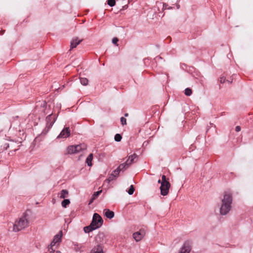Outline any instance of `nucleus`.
Here are the masks:
<instances>
[{"mask_svg": "<svg viewBox=\"0 0 253 253\" xmlns=\"http://www.w3.org/2000/svg\"><path fill=\"white\" fill-rule=\"evenodd\" d=\"M90 253H103L102 246L100 245L95 246L91 251Z\"/></svg>", "mask_w": 253, "mask_h": 253, "instance_id": "ddd939ff", "label": "nucleus"}, {"mask_svg": "<svg viewBox=\"0 0 253 253\" xmlns=\"http://www.w3.org/2000/svg\"><path fill=\"white\" fill-rule=\"evenodd\" d=\"M56 119V117L55 115L50 114L48 115L46 118V127L48 129H50L54 123H55Z\"/></svg>", "mask_w": 253, "mask_h": 253, "instance_id": "39448f33", "label": "nucleus"}, {"mask_svg": "<svg viewBox=\"0 0 253 253\" xmlns=\"http://www.w3.org/2000/svg\"><path fill=\"white\" fill-rule=\"evenodd\" d=\"M226 81H227L229 84H231L232 83V81H230L229 80H226Z\"/></svg>", "mask_w": 253, "mask_h": 253, "instance_id": "a19ab883", "label": "nucleus"}, {"mask_svg": "<svg viewBox=\"0 0 253 253\" xmlns=\"http://www.w3.org/2000/svg\"><path fill=\"white\" fill-rule=\"evenodd\" d=\"M116 178V177L114 175V174L111 173L109 177L106 180L108 183Z\"/></svg>", "mask_w": 253, "mask_h": 253, "instance_id": "5701e85b", "label": "nucleus"}, {"mask_svg": "<svg viewBox=\"0 0 253 253\" xmlns=\"http://www.w3.org/2000/svg\"><path fill=\"white\" fill-rule=\"evenodd\" d=\"M62 235V231H60L58 234L56 235L54 237L53 240L50 244L51 247L55 246L56 243L59 244L61 242Z\"/></svg>", "mask_w": 253, "mask_h": 253, "instance_id": "9d476101", "label": "nucleus"}, {"mask_svg": "<svg viewBox=\"0 0 253 253\" xmlns=\"http://www.w3.org/2000/svg\"><path fill=\"white\" fill-rule=\"evenodd\" d=\"M241 130V127L240 126H236L235 127V131L239 132Z\"/></svg>", "mask_w": 253, "mask_h": 253, "instance_id": "c9c22d12", "label": "nucleus"}, {"mask_svg": "<svg viewBox=\"0 0 253 253\" xmlns=\"http://www.w3.org/2000/svg\"><path fill=\"white\" fill-rule=\"evenodd\" d=\"M105 215L109 219H112L114 217V212L113 211H110L109 209H105Z\"/></svg>", "mask_w": 253, "mask_h": 253, "instance_id": "4468645a", "label": "nucleus"}, {"mask_svg": "<svg viewBox=\"0 0 253 253\" xmlns=\"http://www.w3.org/2000/svg\"><path fill=\"white\" fill-rule=\"evenodd\" d=\"M159 59H162L161 57H160V56H157V57H156V60Z\"/></svg>", "mask_w": 253, "mask_h": 253, "instance_id": "ea45409f", "label": "nucleus"}, {"mask_svg": "<svg viewBox=\"0 0 253 253\" xmlns=\"http://www.w3.org/2000/svg\"><path fill=\"white\" fill-rule=\"evenodd\" d=\"M102 190H100L97 192H95L93 194L92 197H93V199H96L102 192Z\"/></svg>", "mask_w": 253, "mask_h": 253, "instance_id": "cd10ccee", "label": "nucleus"}, {"mask_svg": "<svg viewBox=\"0 0 253 253\" xmlns=\"http://www.w3.org/2000/svg\"><path fill=\"white\" fill-rule=\"evenodd\" d=\"M98 228V226H96L95 227H93L90 224L89 225L85 226L84 228V230L85 233H89L91 231H92L94 230H95L96 229Z\"/></svg>", "mask_w": 253, "mask_h": 253, "instance_id": "f3484780", "label": "nucleus"}, {"mask_svg": "<svg viewBox=\"0 0 253 253\" xmlns=\"http://www.w3.org/2000/svg\"><path fill=\"white\" fill-rule=\"evenodd\" d=\"M49 251H50L51 252H54V250L53 249L52 247L50 245V247L49 248Z\"/></svg>", "mask_w": 253, "mask_h": 253, "instance_id": "e433bc0d", "label": "nucleus"}, {"mask_svg": "<svg viewBox=\"0 0 253 253\" xmlns=\"http://www.w3.org/2000/svg\"><path fill=\"white\" fill-rule=\"evenodd\" d=\"M70 135V129L69 127H66L61 131L59 135L57 136V138H66Z\"/></svg>", "mask_w": 253, "mask_h": 253, "instance_id": "1a4fd4ad", "label": "nucleus"}, {"mask_svg": "<svg viewBox=\"0 0 253 253\" xmlns=\"http://www.w3.org/2000/svg\"><path fill=\"white\" fill-rule=\"evenodd\" d=\"M170 187V184L169 182H166L165 183H162L160 187L161 194L163 196H166L168 194L169 189Z\"/></svg>", "mask_w": 253, "mask_h": 253, "instance_id": "423d86ee", "label": "nucleus"}, {"mask_svg": "<svg viewBox=\"0 0 253 253\" xmlns=\"http://www.w3.org/2000/svg\"><path fill=\"white\" fill-rule=\"evenodd\" d=\"M93 159V154H90L88 157L86 158V163H87V165L89 167L92 166V160Z\"/></svg>", "mask_w": 253, "mask_h": 253, "instance_id": "aec40b11", "label": "nucleus"}, {"mask_svg": "<svg viewBox=\"0 0 253 253\" xmlns=\"http://www.w3.org/2000/svg\"><path fill=\"white\" fill-rule=\"evenodd\" d=\"M103 222V220L102 217L97 213L93 214L92 220L90 223L91 226L93 227L98 226V228L100 227Z\"/></svg>", "mask_w": 253, "mask_h": 253, "instance_id": "7ed1b4c3", "label": "nucleus"}, {"mask_svg": "<svg viewBox=\"0 0 253 253\" xmlns=\"http://www.w3.org/2000/svg\"><path fill=\"white\" fill-rule=\"evenodd\" d=\"M122 137L120 134L117 133L115 135L114 139L117 142L121 141Z\"/></svg>", "mask_w": 253, "mask_h": 253, "instance_id": "393cba45", "label": "nucleus"}, {"mask_svg": "<svg viewBox=\"0 0 253 253\" xmlns=\"http://www.w3.org/2000/svg\"><path fill=\"white\" fill-rule=\"evenodd\" d=\"M192 242L190 241H185L179 253H189L191 250Z\"/></svg>", "mask_w": 253, "mask_h": 253, "instance_id": "20e7f679", "label": "nucleus"}, {"mask_svg": "<svg viewBox=\"0 0 253 253\" xmlns=\"http://www.w3.org/2000/svg\"><path fill=\"white\" fill-rule=\"evenodd\" d=\"M128 116V114L127 113H126V114H125V117H127Z\"/></svg>", "mask_w": 253, "mask_h": 253, "instance_id": "79ce46f5", "label": "nucleus"}, {"mask_svg": "<svg viewBox=\"0 0 253 253\" xmlns=\"http://www.w3.org/2000/svg\"><path fill=\"white\" fill-rule=\"evenodd\" d=\"M232 202L231 194L228 192H225L220 208V213L221 215H226L229 212L231 209Z\"/></svg>", "mask_w": 253, "mask_h": 253, "instance_id": "f257e3e1", "label": "nucleus"}, {"mask_svg": "<svg viewBox=\"0 0 253 253\" xmlns=\"http://www.w3.org/2000/svg\"><path fill=\"white\" fill-rule=\"evenodd\" d=\"M162 183H165L166 182H169L165 175H163L162 176Z\"/></svg>", "mask_w": 253, "mask_h": 253, "instance_id": "c85d7f7f", "label": "nucleus"}, {"mask_svg": "<svg viewBox=\"0 0 253 253\" xmlns=\"http://www.w3.org/2000/svg\"><path fill=\"white\" fill-rule=\"evenodd\" d=\"M75 146L76 149H77V153L86 149V145L84 143L77 145H75Z\"/></svg>", "mask_w": 253, "mask_h": 253, "instance_id": "dca6fc26", "label": "nucleus"}, {"mask_svg": "<svg viewBox=\"0 0 253 253\" xmlns=\"http://www.w3.org/2000/svg\"><path fill=\"white\" fill-rule=\"evenodd\" d=\"M95 199H93V197H92V199L90 200L89 204H90Z\"/></svg>", "mask_w": 253, "mask_h": 253, "instance_id": "4c0bfd02", "label": "nucleus"}, {"mask_svg": "<svg viewBox=\"0 0 253 253\" xmlns=\"http://www.w3.org/2000/svg\"><path fill=\"white\" fill-rule=\"evenodd\" d=\"M82 41V40H79L78 38L77 37L73 39V40L71 42L70 49L75 48L78 45H79L81 42Z\"/></svg>", "mask_w": 253, "mask_h": 253, "instance_id": "f8f14e48", "label": "nucleus"}, {"mask_svg": "<svg viewBox=\"0 0 253 253\" xmlns=\"http://www.w3.org/2000/svg\"><path fill=\"white\" fill-rule=\"evenodd\" d=\"M80 83L83 85H86L88 84V80L86 78H80Z\"/></svg>", "mask_w": 253, "mask_h": 253, "instance_id": "412c9836", "label": "nucleus"}, {"mask_svg": "<svg viewBox=\"0 0 253 253\" xmlns=\"http://www.w3.org/2000/svg\"><path fill=\"white\" fill-rule=\"evenodd\" d=\"M13 144H14V142L12 141H11L10 143L4 141L1 147H2L3 150H6L9 146H12Z\"/></svg>", "mask_w": 253, "mask_h": 253, "instance_id": "6ab92c4d", "label": "nucleus"}, {"mask_svg": "<svg viewBox=\"0 0 253 253\" xmlns=\"http://www.w3.org/2000/svg\"><path fill=\"white\" fill-rule=\"evenodd\" d=\"M226 78L225 77L223 76V77H221L220 78V82L221 84H223L225 82H226Z\"/></svg>", "mask_w": 253, "mask_h": 253, "instance_id": "473e14b6", "label": "nucleus"}, {"mask_svg": "<svg viewBox=\"0 0 253 253\" xmlns=\"http://www.w3.org/2000/svg\"><path fill=\"white\" fill-rule=\"evenodd\" d=\"M137 156V155L134 153L128 157L127 160L125 163L122 164L124 166L125 165V168L126 169L131 166L132 163L135 162L134 159L136 158Z\"/></svg>", "mask_w": 253, "mask_h": 253, "instance_id": "0eeeda50", "label": "nucleus"}, {"mask_svg": "<svg viewBox=\"0 0 253 253\" xmlns=\"http://www.w3.org/2000/svg\"><path fill=\"white\" fill-rule=\"evenodd\" d=\"M56 253H61V252L59 251H56Z\"/></svg>", "mask_w": 253, "mask_h": 253, "instance_id": "37998d69", "label": "nucleus"}, {"mask_svg": "<svg viewBox=\"0 0 253 253\" xmlns=\"http://www.w3.org/2000/svg\"><path fill=\"white\" fill-rule=\"evenodd\" d=\"M121 122L123 126L126 124V120L125 118L122 117L121 118Z\"/></svg>", "mask_w": 253, "mask_h": 253, "instance_id": "c756f323", "label": "nucleus"}, {"mask_svg": "<svg viewBox=\"0 0 253 253\" xmlns=\"http://www.w3.org/2000/svg\"><path fill=\"white\" fill-rule=\"evenodd\" d=\"M158 183H161V184L162 185V180H160V179H159L158 181Z\"/></svg>", "mask_w": 253, "mask_h": 253, "instance_id": "58836bf2", "label": "nucleus"}, {"mask_svg": "<svg viewBox=\"0 0 253 253\" xmlns=\"http://www.w3.org/2000/svg\"><path fill=\"white\" fill-rule=\"evenodd\" d=\"M67 150L68 154H73L77 153V149H76L75 145L68 146Z\"/></svg>", "mask_w": 253, "mask_h": 253, "instance_id": "a211bd4d", "label": "nucleus"}, {"mask_svg": "<svg viewBox=\"0 0 253 253\" xmlns=\"http://www.w3.org/2000/svg\"><path fill=\"white\" fill-rule=\"evenodd\" d=\"M69 195L68 191L66 189H63L59 194V197L60 199H65L67 198Z\"/></svg>", "mask_w": 253, "mask_h": 253, "instance_id": "2eb2a0df", "label": "nucleus"}, {"mask_svg": "<svg viewBox=\"0 0 253 253\" xmlns=\"http://www.w3.org/2000/svg\"><path fill=\"white\" fill-rule=\"evenodd\" d=\"M185 94L187 96H190L192 93V90L191 88H186L185 89V92H184Z\"/></svg>", "mask_w": 253, "mask_h": 253, "instance_id": "b1692460", "label": "nucleus"}, {"mask_svg": "<svg viewBox=\"0 0 253 253\" xmlns=\"http://www.w3.org/2000/svg\"><path fill=\"white\" fill-rule=\"evenodd\" d=\"M145 235V231L143 229L133 234V237L136 242L140 241Z\"/></svg>", "mask_w": 253, "mask_h": 253, "instance_id": "6e6552de", "label": "nucleus"}, {"mask_svg": "<svg viewBox=\"0 0 253 253\" xmlns=\"http://www.w3.org/2000/svg\"><path fill=\"white\" fill-rule=\"evenodd\" d=\"M163 8L164 9H171L172 7H168V5L166 3H164L163 4Z\"/></svg>", "mask_w": 253, "mask_h": 253, "instance_id": "f704fd0d", "label": "nucleus"}, {"mask_svg": "<svg viewBox=\"0 0 253 253\" xmlns=\"http://www.w3.org/2000/svg\"><path fill=\"white\" fill-rule=\"evenodd\" d=\"M119 41V40L117 38H114L113 39H112V42L113 43H114V44H115L116 45L118 46V42Z\"/></svg>", "mask_w": 253, "mask_h": 253, "instance_id": "7c9ffc66", "label": "nucleus"}, {"mask_svg": "<svg viewBox=\"0 0 253 253\" xmlns=\"http://www.w3.org/2000/svg\"><path fill=\"white\" fill-rule=\"evenodd\" d=\"M27 214L25 213L18 220L15 221L13 226L14 231L18 232L28 226V221L27 218Z\"/></svg>", "mask_w": 253, "mask_h": 253, "instance_id": "f03ea898", "label": "nucleus"}, {"mask_svg": "<svg viewBox=\"0 0 253 253\" xmlns=\"http://www.w3.org/2000/svg\"><path fill=\"white\" fill-rule=\"evenodd\" d=\"M134 190L135 189L134 186L132 185H130L128 190L127 191L128 194L130 195H132L134 193Z\"/></svg>", "mask_w": 253, "mask_h": 253, "instance_id": "a878e982", "label": "nucleus"}, {"mask_svg": "<svg viewBox=\"0 0 253 253\" xmlns=\"http://www.w3.org/2000/svg\"><path fill=\"white\" fill-rule=\"evenodd\" d=\"M15 143L14 142V144H13L12 146H9V147H11L13 151H16V150H17L18 149V148H15ZM20 146V145H18L17 147H19Z\"/></svg>", "mask_w": 253, "mask_h": 253, "instance_id": "72a5a7b5", "label": "nucleus"}, {"mask_svg": "<svg viewBox=\"0 0 253 253\" xmlns=\"http://www.w3.org/2000/svg\"><path fill=\"white\" fill-rule=\"evenodd\" d=\"M179 5H177V8H179Z\"/></svg>", "mask_w": 253, "mask_h": 253, "instance_id": "c03bdc74", "label": "nucleus"}, {"mask_svg": "<svg viewBox=\"0 0 253 253\" xmlns=\"http://www.w3.org/2000/svg\"><path fill=\"white\" fill-rule=\"evenodd\" d=\"M107 4L111 7H113L116 4V0H108Z\"/></svg>", "mask_w": 253, "mask_h": 253, "instance_id": "bb28decb", "label": "nucleus"}, {"mask_svg": "<svg viewBox=\"0 0 253 253\" xmlns=\"http://www.w3.org/2000/svg\"><path fill=\"white\" fill-rule=\"evenodd\" d=\"M126 169L125 168V165L124 166L122 164H120L119 166L115 170H114L113 172V174H114V175L116 177V178L118 177V176L119 174V173L121 171H125Z\"/></svg>", "mask_w": 253, "mask_h": 253, "instance_id": "9b49d317", "label": "nucleus"}, {"mask_svg": "<svg viewBox=\"0 0 253 253\" xmlns=\"http://www.w3.org/2000/svg\"><path fill=\"white\" fill-rule=\"evenodd\" d=\"M70 203V201L69 199H64L61 202V205L63 208H66L67 206Z\"/></svg>", "mask_w": 253, "mask_h": 253, "instance_id": "4be33fe9", "label": "nucleus"}, {"mask_svg": "<svg viewBox=\"0 0 253 253\" xmlns=\"http://www.w3.org/2000/svg\"><path fill=\"white\" fill-rule=\"evenodd\" d=\"M104 237V234H103V233H99L97 235V237H96V240H98V238L101 239V238H103Z\"/></svg>", "mask_w": 253, "mask_h": 253, "instance_id": "2f4dec72", "label": "nucleus"}]
</instances>
